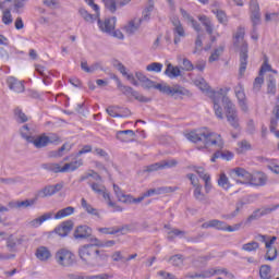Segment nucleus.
Instances as JSON below:
<instances>
[{
    "mask_svg": "<svg viewBox=\"0 0 279 279\" xmlns=\"http://www.w3.org/2000/svg\"><path fill=\"white\" fill-rule=\"evenodd\" d=\"M185 138L198 145V149H207V147L223 149L225 145L221 134L215 133L207 128L190 131L185 134Z\"/></svg>",
    "mask_w": 279,
    "mask_h": 279,
    "instance_id": "f257e3e1",
    "label": "nucleus"
},
{
    "mask_svg": "<svg viewBox=\"0 0 279 279\" xmlns=\"http://www.w3.org/2000/svg\"><path fill=\"white\" fill-rule=\"evenodd\" d=\"M245 38V28L239 27L234 35V45L235 47H241L240 51V70L239 73L241 76L245 75L247 70V43Z\"/></svg>",
    "mask_w": 279,
    "mask_h": 279,
    "instance_id": "f03ea898",
    "label": "nucleus"
},
{
    "mask_svg": "<svg viewBox=\"0 0 279 279\" xmlns=\"http://www.w3.org/2000/svg\"><path fill=\"white\" fill-rule=\"evenodd\" d=\"M99 250L95 248L94 244H85L78 248V256L81 260L88 267H95L97 265V256Z\"/></svg>",
    "mask_w": 279,
    "mask_h": 279,
    "instance_id": "7ed1b4c3",
    "label": "nucleus"
},
{
    "mask_svg": "<svg viewBox=\"0 0 279 279\" xmlns=\"http://www.w3.org/2000/svg\"><path fill=\"white\" fill-rule=\"evenodd\" d=\"M228 93H230V87L220 88L218 92H209V99L214 104V112L217 119L223 120V109L219 101H222L223 105V98L228 97Z\"/></svg>",
    "mask_w": 279,
    "mask_h": 279,
    "instance_id": "20e7f679",
    "label": "nucleus"
},
{
    "mask_svg": "<svg viewBox=\"0 0 279 279\" xmlns=\"http://www.w3.org/2000/svg\"><path fill=\"white\" fill-rule=\"evenodd\" d=\"M223 108L228 123H230L231 128L234 130H239V113L236 112V107L229 97L223 98Z\"/></svg>",
    "mask_w": 279,
    "mask_h": 279,
    "instance_id": "39448f33",
    "label": "nucleus"
},
{
    "mask_svg": "<svg viewBox=\"0 0 279 279\" xmlns=\"http://www.w3.org/2000/svg\"><path fill=\"white\" fill-rule=\"evenodd\" d=\"M118 88L122 92V95H125L129 99H135L136 101H140V104H149L151 101V98L144 96L138 90H135L131 86H125L123 83H121V80H117Z\"/></svg>",
    "mask_w": 279,
    "mask_h": 279,
    "instance_id": "423d86ee",
    "label": "nucleus"
},
{
    "mask_svg": "<svg viewBox=\"0 0 279 279\" xmlns=\"http://www.w3.org/2000/svg\"><path fill=\"white\" fill-rule=\"evenodd\" d=\"M54 260L60 267H73L75 265V254L68 248H60L54 254Z\"/></svg>",
    "mask_w": 279,
    "mask_h": 279,
    "instance_id": "0eeeda50",
    "label": "nucleus"
},
{
    "mask_svg": "<svg viewBox=\"0 0 279 279\" xmlns=\"http://www.w3.org/2000/svg\"><path fill=\"white\" fill-rule=\"evenodd\" d=\"M202 228H215L216 230H222L223 232H236V230H241V223H236L233 227L226 225V222L217 219L209 220L202 225Z\"/></svg>",
    "mask_w": 279,
    "mask_h": 279,
    "instance_id": "6e6552de",
    "label": "nucleus"
},
{
    "mask_svg": "<svg viewBox=\"0 0 279 279\" xmlns=\"http://www.w3.org/2000/svg\"><path fill=\"white\" fill-rule=\"evenodd\" d=\"M170 21L172 23V34L174 36L173 43L174 45H180L182 38H186V29H184V25H182L180 17L172 16Z\"/></svg>",
    "mask_w": 279,
    "mask_h": 279,
    "instance_id": "1a4fd4ad",
    "label": "nucleus"
},
{
    "mask_svg": "<svg viewBox=\"0 0 279 279\" xmlns=\"http://www.w3.org/2000/svg\"><path fill=\"white\" fill-rule=\"evenodd\" d=\"M153 88H156V90H159L160 93H163V95H170V97H178L180 95H186V90L184 87L180 85L169 86L165 84H156Z\"/></svg>",
    "mask_w": 279,
    "mask_h": 279,
    "instance_id": "9d476101",
    "label": "nucleus"
},
{
    "mask_svg": "<svg viewBox=\"0 0 279 279\" xmlns=\"http://www.w3.org/2000/svg\"><path fill=\"white\" fill-rule=\"evenodd\" d=\"M231 178L235 180L236 184H250L252 180V173L243 168H235L231 170Z\"/></svg>",
    "mask_w": 279,
    "mask_h": 279,
    "instance_id": "9b49d317",
    "label": "nucleus"
},
{
    "mask_svg": "<svg viewBox=\"0 0 279 279\" xmlns=\"http://www.w3.org/2000/svg\"><path fill=\"white\" fill-rule=\"evenodd\" d=\"M62 189H64L63 181L54 185H46L45 187L38 191L37 197H52V195H56V193H60Z\"/></svg>",
    "mask_w": 279,
    "mask_h": 279,
    "instance_id": "f8f14e48",
    "label": "nucleus"
},
{
    "mask_svg": "<svg viewBox=\"0 0 279 279\" xmlns=\"http://www.w3.org/2000/svg\"><path fill=\"white\" fill-rule=\"evenodd\" d=\"M251 21L253 23V32H256V25H260V7L258 0L250 1Z\"/></svg>",
    "mask_w": 279,
    "mask_h": 279,
    "instance_id": "ddd939ff",
    "label": "nucleus"
},
{
    "mask_svg": "<svg viewBox=\"0 0 279 279\" xmlns=\"http://www.w3.org/2000/svg\"><path fill=\"white\" fill-rule=\"evenodd\" d=\"M234 94L235 97L239 101V106L243 112H247L248 107H247V97L245 96V88H243V85L239 83L234 87Z\"/></svg>",
    "mask_w": 279,
    "mask_h": 279,
    "instance_id": "4468645a",
    "label": "nucleus"
},
{
    "mask_svg": "<svg viewBox=\"0 0 279 279\" xmlns=\"http://www.w3.org/2000/svg\"><path fill=\"white\" fill-rule=\"evenodd\" d=\"M89 186L94 193L101 195L108 202V206L114 207V203L110 199V193L107 192L105 184L94 182Z\"/></svg>",
    "mask_w": 279,
    "mask_h": 279,
    "instance_id": "2eb2a0df",
    "label": "nucleus"
},
{
    "mask_svg": "<svg viewBox=\"0 0 279 279\" xmlns=\"http://www.w3.org/2000/svg\"><path fill=\"white\" fill-rule=\"evenodd\" d=\"M178 186H161L150 189L144 193V197H151V195H167L168 193H175Z\"/></svg>",
    "mask_w": 279,
    "mask_h": 279,
    "instance_id": "dca6fc26",
    "label": "nucleus"
},
{
    "mask_svg": "<svg viewBox=\"0 0 279 279\" xmlns=\"http://www.w3.org/2000/svg\"><path fill=\"white\" fill-rule=\"evenodd\" d=\"M93 229L86 225H81L74 230L73 236L76 240L90 239Z\"/></svg>",
    "mask_w": 279,
    "mask_h": 279,
    "instance_id": "f3484780",
    "label": "nucleus"
},
{
    "mask_svg": "<svg viewBox=\"0 0 279 279\" xmlns=\"http://www.w3.org/2000/svg\"><path fill=\"white\" fill-rule=\"evenodd\" d=\"M117 25V17L106 19L104 22L98 19V27L105 34H112Z\"/></svg>",
    "mask_w": 279,
    "mask_h": 279,
    "instance_id": "a211bd4d",
    "label": "nucleus"
},
{
    "mask_svg": "<svg viewBox=\"0 0 279 279\" xmlns=\"http://www.w3.org/2000/svg\"><path fill=\"white\" fill-rule=\"evenodd\" d=\"M141 23H143V19L138 17L129 21L123 27L125 34H128V36H133V34H136L137 29L141 28Z\"/></svg>",
    "mask_w": 279,
    "mask_h": 279,
    "instance_id": "6ab92c4d",
    "label": "nucleus"
},
{
    "mask_svg": "<svg viewBox=\"0 0 279 279\" xmlns=\"http://www.w3.org/2000/svg\"><path fill=\"white\" fill-rule=\"evenodd\" d=\"M267 174L264 172H255L251 174V181L248 184L252 186H265L267 184Z\"/></svg>",
    "mask_w": 279,
    "mask_h": 279,
    "instance_id": "aec40b11",
    "label": "nucleus"
},
{
    "mask_svg": "<svg viewBox=\"0 0 279 279\" xmlns=\"http://www.w3.org/2000/svg\"><path fill=\"white\" fill-rule=\"evenodd\" d=\"M7 84L10 88V90H14V93H24L25 92V85L23 82L19 81L14 76H9L7 80Z\"/></svg>",
    "mask_w": 279,
    "mask_h": 279,
    "instance_id": "412c9836",
    "label": "nucleus"
},
{
    "mask_svg": "<svg viewBox=\"0 0 279 279\" xmlns=\"http://www.w3.org/2000/svg\"><path fill=\"white\" fill-rule=\"evenodd\" d=\"M198 21H201V23L204 25L207 34L210 36L211 43H215V40H217V37L213 36V32L215 27L213 26V22L210 21V17L206 15H201L198 16Z\"/></svg>",
    "mask_w": 279,
    "mask_h": 279,
    "instance_id": "4be33fe9",
    "label": "nucleus"
},
{
    "mask_svg": "<svg viewBox=\"0 0 279 279\" xmlns=\"http://www.w3.org/2000/svg\"><path fill=\"white\" fill-rule=\"evenodd\" d=\"M83 165H84V160L76 159L74 161L64 163L61 167V171H62V173H71L73 171H77V169H80V167H82Z\"/></svg>",
    "mask_w": 279,
    "mask_h": 279,
    "instance_id": "5701e85b",
    "label": "nucleus"
},
{
    "mask_svg": "<svg viewBox=\"0 0 279 279\" xmlns=\"http://www.w3.org/2000/svg\"><path fill=\"white\" fill-rule=\"evenodd\" d=\"M72 230H73V221L68 220V221L62 222L61 226L57 227L54 229V232L59 236H68L69 232H71Z\"/></svg>",
    "mask_w": 279,
    "mask_h": 279,
    "instance_id": "b1692460",
    "label": "nucleus"
},
{
    "mask_svg": "<svg viewBox=\"0 0 279 279\" xmlns=\"http://www.w3.org/2000/svg\"><path fill=\"white\" fill-rule=\"evenodd\" d=\"M49 219H53V213L49 211L44 215H41L39 218H36L28 222L31 228H38V226H43L45 221H49Z\"/></svg>",
    "mask_w": 279,
    "mask_h": 279,
    "instance_id": "393cba45",
    "label": "nucleus"
},
{
    "mask_svg": "<svg viewBox=\"0 0 279 279\" xmlns=\"http://www.w3.org/2000/svg\"><path fill=\"white\" fill-rule=\"evenodd\" d=\"M35 255L38 260L45 263L51 258V251H49L47 246H39L37 247Z\"/></svg>",
    "mask_w": 279,
    "mask_h": 279,
    "instance_id": "a878e982",
    "label": "nucleus"
},
{
    "mask_svg": "<svg viewBox=\"0 0 279 279\" xmlns=\"http://www.w3.org/2000/svg\"><path fill=\"white\" fill-rule=\"evenodd\" d=\"M128 136H130V138H134V136H136V133L133 130L118 131L116 138L118 141H121V143H130Z\"/></svg>",
    "mask_w": 279,
    "mask_h": 279,
    "instance_id": "bb28decb",
    "label": "nucleus"
},
{
    "mask_svg": "<svg viewBox=\"0 0 279 279\" xmlns=\"http://www.w3.org/2000/svg\"><path fill=\"white\" fill-rule=\"evenodd\" d=\"M28 143H32L34 145V147H36V149H43V147H47V145H49L47 143L46 134H43L39 136H33L32 141Z\"/></svg>",
    "mask_w": 279,
    "mask_h": 279,
    "instance_id": "cd10ccee",
    "label": "nucleus"
},
{
    "mask_svg": "<svg viewBox=\"0 0 279 279\" xmlns=\"http://www.w3.org/2000/svg\"><path fill=\"white\" fill-rule=\"evenodd\" d=\"M165 75L170 77V80H173L175 77H180L182 75V71H180V68L173 66V64L169 63L165 70Z\"/></svg>",
    "mask_w": 279,
    "mask_h": 279,
    "instance_id": "c85d7f7f",
    "label": "nucleus"
},
{
    "mask_svg": "<svg viewBox=\"0 0 279 279\" xmlns=\"http://www.w3.org/2000/svg\"><path fill=\"white\" fill-rule=\"evenodd\" d=\"M113 191L119 199V202H122L123 204H128V202H132V195H128L123 193L121 187L119 185L113 184Z\"/></svg>",
    "mask_w": 279,
    "mask_h": 279,
    "instance_id": "c756f323",
    "label": "nucleus"
},
{
    "mask_svg": "<svg viewBox=\"0 0 279 279\" xmlns=\"http://www.w3.org/2000/svg\"><path fill=\"white\" fill-rule=\"evenodd\" d=\"M78 13L82 16V19H84V21H86V23H95L97 21V19H99V13L90 14L84 8H81L78 10Z\"/></svg>",
    "mask_w": 279,
    "mask_h": 279,
    "instance_id": "7c9ffc66",
    "label": "nucleus"
},
{
    "mask_svg": "<svg viewBox=\"0 0 279 279\" xmlns=\"http://www.w3.org/2000/svg\"><path fill=\"white\" fill-rule=\"evenodd\" d=\"M195 86H197L203 93L207 94V97H210L209 93H214L215 90L210 89V85L206 83L204 78H197L194 81Z\"/></svg>",
    "mask_w": 279,
    "mask_h": 279,
    "instance_id": "2f4dec72",
    "label": "nucleus"
},
{
    "mask_svg": "<svg viewBox=\"0 0 279 279\" xmlns=\"http://www.w3.org/2000/svg\"><path fill=\"white\" fill-rule=\"evenodd\" d=\"M73 146L69 143L63 144L58 150L49 153V158H62V151H71Z\"/></svg>",
    "mask_w": 279,
    "mask_h": 279,
    "instance_id": "473e14b6",
    "label": "nucleus"
},
{
    "mask_svg": "<svg viewBox=\"0 0 279 279\" xmlns=\"http://www.w3.org/2000/svg\"><path fill=\"white\" fill-rule=\"evenodd\" d=\"M75 213V207L69 206L60 209L54 216V219H64V217H71Z\"/></svg>",
    "mask_w": 279,
    "mask_h": 279,
    "instance_id": "72a5a7b5",
    "label": "nucleus"
},
{
    "mask_svg": "<svg viewBox=\"0 0 279 279\" xmlns=\"http://www.w3.org/2000/svg\"><path fill=\"white\" fill-rule=\"evenodd\" d=\"M211 12L216 15V19L219 23H221V25H228V15L226 14V11L220 9H211Z\"/></svg>",
    "mask_w": 279,
    "mask_h": 279,
    "instance_id": "f704fd0d",
    "label": "nucleus"
},
{
    "mask_svg": "<svg viewBox=\"0 0 279 279\" xmlns=\"http://www.w3.org/2000/svg\"><path fill=\"white\" fill-rule=\"evenodd\" d=\"M81 206L82 208H84V210H86V213H88V215H94V217H100L99 215V210H97V208H94L93 206H90V204H88V202L85 201V198L81 199Z\"/></svg>",
    "mask_w": 279,
    "mask_h": 279,
    "instance_id": "c9c22d12",
    "label": "nucleus"
},
{
    "mask_svg": "<svg viewBox=\"0 0 279 279\" xmlns=\"http://www.w3.org/2000/svg\"><path fill=\"white\" fill-rule=\"evenodd\" d=\"M41 169H45L46 171H51L52 173H62V167L60 166V163H43Z\"/></svg>",
    "mask_w": 279,
    "mask_h": 279,
    "instance_id": "e433bc0d",
    "label": "nucleus"
},
{
    "mask_svg": "<svg viewBox=\"0 0 279 279\" xmlns=\"http://www.w3.org/2000/svg\"><path fill=\"white\" fill-rule=\"evenodd\" d=\"M243 206H245V203H243L242 201L238 202L235 204V210L231 214L223 215L222 219H234V217H238L241 210H243Z\"/></svg>",
    "mask_w": 279,
    "mask_h": 279,
    "instance_id": "4c0bfd02",
    "label": "nucleus"
},
{
    "mask_svg": "<svg viewBox=\"0 0 279 279\" xmlns=\"http://www.w3.org/2000/svg\"><path fill=\"white\" fill-rule=\"evenodd\" d=\"M218 185H220L221 189H225V191H230V189H232V184H230V180L226 173L220 174L218 179Z\"/></svg>",
    "mask_w": 279,
    "mask_h": 279,
    "instance_id": "58836bf2",
    "label": "nucleus"
},
{
    "mask_svg": "<svg viewBox=\"0 0 279 279\" xmlns=\"http://www.w3.org/2000/svg\"><path fill=\"white\" fill-rule=\"evenodd\" d=\"M34 204H36V198L17 201L13 204V208H31Z\"/></svg>",
    "mask_w": 279,
    "mask_h": 279,
    "instance_id": "ea45409f",
    "label": "nucleus"
},
{
    "mask_svg": "<svg viewBox=\"0 0 279 279\" xmlns=\"http://www.w3.org/2000/svg\"><path fill=\"white\" fill-rule=\"evenodd\" d=\"M194 198L196 202H202L203 204H208V197H206V194L202 192V185L201 187L194 189Z\"/></svg>",
    "mask_w": 279,
    "mask_h": 279,
    "instance_id": "a19ab883",
    "label": "nucleus"
},
{
    "mask_svg": "<svg viewBox=\"0 0 279 279\" xmlns=\"http://www.w3.org/2000/svg\"><path fill=\"white\" fill-rule=\"evenodd\" d=\"M14 117H15V120L17 121V123H27V121L29 120L27 118V114H25V112H23V110L21 108H16L14 110Z\"/></svg>",
    "mask_w": 279,
    "mask_h": 279,
    "instance_id": "79ce46f5",
    "label": "nucleus"
},
{
    "mask_svg": "<svg viewBox=\"0 0 279 279\" xmlns=\"http://www.w3.org/2000/svg\"><path fill=\"white\" fill-rule=\"evenodd\" d=\"M259 277L262 279H271V266L262 265L259 268Z\"/></svg>",
    "mask_w": 279,
    "mask_h": 279,
    "instance_id": "37998d69",
    "label": "nucleus"
},
{
    "mask_svg": "<svg viewBox=\"0 0 279 279\" xmlns=\"http://www.w3.org/2000/svg\"><path fill=\"white\" fill-rule=\"evenodd\" d=\"M266 260H276L278 258V248L274 246L266 247Z\"/></svg>",
    "mask_w": 279,
    "mask_h": 279,
    "instance_id": "c03bdc74",
    "label": "nucleus"
},
{
    "mask_svg": "<svg viewBox=\"0 0 279 279\" xmlns=\"http://www.w3.org/2000/svg\"><path fill=\"white\" fill-rule=\"evenodd\" d=\"M186 231H182L180 229H171L170 231H168V241H173V239H175V236H180L182 239V236H185Z\"/></svg>",
    "mask_w": 279,
    "mask_h": 279,
    "instance_id": "a18cd8bd",
    "label": "nucleus"
},
{
    "mask_svg": "<svg viewBox=\"0 0 279 279\" xmlns=\"http://www.w3.org/2000/svg\"><path fill=\"white\" fill-rule=\"evenodd\" d=\"M21 136L27 141V143H31V141L34 138L32 135V131H29V126L27 124L23 125L21 129Z\"/></svg>",
    "mask_w": 279,
    "mask_h": 279,
    "instance_id": "49530a36",
    "label": "nucleus"
},
{
    "mask_svg": "<svg viewBox=\"0 0 279 279\" xmlns=\"http://www.w3.org/2000/svg\"><path fill=\"white\" fill-rule=\"evenodd\" d=\"M267 72L278 75V71L271 69V65L268 63L267 59H265L263 65L260 66L259 75H265V73H267Z\"/></svg>",
    "mask_w": 279,
    "mask_h": 279,
    "instance_id": "de8ad7c7",
    "label": "nucleus"
},
{
    "mask_svg": "<svg viewBox=\"0 0 279 279\" xmlns=\"http://www.w3.org/2000/svg\"><path fill=\"white\" fill-rule=\"evenodd\" d=\"M267 93L268 95H276V78L271 75L268 76L267 81Z\"/></svg>",
    "mask_w": 279,
    "mask_h": 279,
    "instance_id": "09e8293b",
    "label": "nucleus"
},
{
    "mask_svg": "<svg viewBox=\"0 0 279 279\" xmlns=\"http://www.w3.org/2000/svg\"><path fill=\"white\" fill-rule=\"evenodd\" d=\"M223 49H225L223 46H219L218 48H216L209 57V62H217V60L221 58V53H223Z\"/></svg>",
    "mask_w": 279,
    "mask_h": 279,
    "instance_id": "8fccbe9b",
    "label": "nucleus"
},
{
    "mask_svg": "<svg viewBox=\"0 0 279 279\" xmlns=\"http://www.w3.org/2000/svg\"><path fill=\"white\" fill-rule=\"evenodd\" d=\"M258 247H260V245L256 241L248 242V243L242 245V250L244 252H256V250H258Z\"/></svg>",
    "mask_w": 279,
    "mask_h": 279,
    "instance_id": "3c124183",
    "label": "nucleus"
},
{
    "mask_svg": "<svg viewBox=\"0 0 279 279\" xmlns=\"http://www.w3.org/2000/svg\"><path fill=\"white\" fill-rule=\"evenodd\" d=\"M12 13L10 12V9H5L2 11V23L4 25H12Z\"/></svg>",
    "mask_w": 279,
    "mask_h": 279,
    "instance_id": "603ef678",
    "label": "nucleus"
},
{
    "mask_svg": "<svg viewBox=\"0 0 279 279\" xmlns=\"http://www.w3.org/2000/svg\"><path fill=\"white\" fill-rule=\"evenodd\" d=\"M105 3V8L111 12V14H114L117 12V1L116 0H102Z\"/></svg>",
    "mask_w": 279,
    "mask_h": 279,
    "instance_id": "864d4df0",
    "label": "nucleus"
},
{
    "mask_svg": "<svg viewBox=\"0 0 279 279\" xmlns=\"http://www.w3.org/2000/svg\"><path fill=\"white\" fill-rule=\"evenodd\" d=\"M169 260L172 262L173 267H182L184 265V259L180 254L171 256Z\"/></svg>",
    "mask_w": 279,
    "mask_h": 279,
    "instance_id": "5fc2aeb1",
    "label": "nucleus"
},
{
    "mask_svg": "<svg viewBox=\"0 0 279 279\" xmlns=\"http://www.w3.org/2000/svg\"><path fill=\"white\" fill-rule=\"evenodd\" d=\"M159 162L161 165V169H171L173 167H178V160L175 159H168Z\"/></svg>",
    "mask_w": 279,
    "mask_h": 279,
    "instance_id": "6e6d98bb",
    "label": "nucleus"
},
{
    "mask_svg": "<svg viewBox=\"0 0 279 279\" xmlns=\"http://www.w3.org/2000/svg\"><path fill=\"white\" fill-rule=\"evenodd\" d=\"M88 178H94L97 181H101V175H99L97 172H95L94 170H92L89 173L83 174L78 182H85V180H88Z\"/></svg>",
    "mask_w": 279,
    "mask_h": 279,
    "instance_id": "4d7b16f0",
    "label": "nucleus"
},
{
    "mask_svg": "<svg viewBox=\"0 0 279 279\" xmlns=\"http://www.w3.org/2000/svg\"><path fill=\"white\" fill-rule=\"evenodd\" d=\"M146 71L160 73L162 71V63L153 62L146 66Z\"/></svg>",
    "mask_w": 279,
    "mask_h": 279,
    "instance_id": "13d9d810",
    "label": "nucleus"
},
{
    "mask_svg": "<svg viewBox=\"0 0 279 279\" xmlns=\"http://www.w3.org/2000/svg\"><path fill=\"white\" fill-rule=\"evenodd\" d=\"M186 179L190 180L192 186H194V189L201 187L202 184H199V179L197 178V175L193 174V173H189L186 174Z\"/></svg>",
    "mask_w": 279,
    "mask_h": 279,
    "instance_id": "bf43d9fd",
    "label": "nucleus"
},
{
    "mask_svg": "<svg viewBox=\"0 0 279 279\" xmlns=\"http://www.w3.org/2000/svg\"><path fill=\"white\" fill-rule=\"evenodd\" d=\"M25 3H27V0H15L13 8H14V12L16 14L21 13V10H23V8H25Z\"/></svg>",
    "mask_w": 279,
    "mask_h": 279,
    "instance_id": "052dcab7",
    "label": "nucleus"
},
{
    "mask_svg": "<svg viewBox=\"0 0 279 279\" xmlns=\"http://www.w3.org/2000/svg\"><path fill=\"white\" fill-rule=\"evenodd\" d=\"M16 240H14V238L10 236L8 240H7V247L9 250V252H17V248H16Z\"/></svg>",
    "mask_w": 279,
    "mask_h": 279,
    "instance_id": "680f3d73",
    "label": "nucleus"
},
{
    "mask_svg": "<svg viewBox=\"0 0 279 279\" xmlns=\"http://www.w3.org/2000/svg\"><path fill=\"white\" fill-rule=\"evenodd\" d=\"M160 169H162L160 162H156V163H151L149 166H146L144 171L146 173H151L154 171H160Z\"/></svg>",
    "mask_w": 279,
    "mask_h": 279,
    "instance_id": "e2e57ef3",
    "label": "nucleus"
},
{
    "mask_svg": "<svg viewBox=\"0 0 279 279\" xmlns=\"http://www.w3.org/2000/svg\"><path fill=\"white\" fill-rule=\"evenodd\" d=\"M128 234V232H132V226L130 225H123L121 227H116V234Z\"/></svg>",
    "mask_w": 279,
    "mask_h": 279,
    "instance_id": "0e129e2a",
    "label": "nucleus"
},
{
    "mask_svg": "<svg viewBox=\"0 0 279 279\" xmlns=\"http://www.w3.org/2000/svg\"><path fill=\"white\" fill-rule=\"evenodd\" d=\"M240 147V154H243V151H250L252 149V144L247 142V140H243L242 142L239 143Z\"/></svg>",
    "mask_w": 279,
    "mask_h": 279,
    "instance_id": "69168bd1",
    "label": "nucleus"
},
{
    "mask_svg": "<svg viewBox=\"0 0 279 279\" xmlns=\"http://www.w3.org/2000/svg\"><path fill=\"white\" fill-rule=\"evenodd\" d=\"M112 278L113 276L108 274L85 276V279H112Z\"/></svg>",
    "mask_w": 279,
    "mask_h": 279,
    "instance_id": "338daca9",
    "label": "nucleus"
},
{
    "mask_svg": "<svg viewBox=\"0 0 279 279\" xmlns=\"http://www.w3.org/2000/svg\"><path fill=\"white\" fill-rule=\"evenodd\" d=\"M157 276H159L162 279H178V277H175V275H173L171 272H167L165 270L158 271Z\"/></svg>",
    "mask_w": 279,
    "mask_h": 279,
    "instance_id": "774afa93",
    "label": "nucleus"
}]
</instances>
